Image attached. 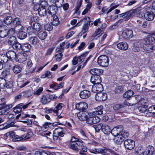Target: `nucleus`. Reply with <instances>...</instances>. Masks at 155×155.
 I'll list each match as a JSON object with an SVG mask.
<instances>
[{
	"mask_svg": "<svg viewBox=\"0 0 155 155\" xmlns=\"http://www.w3.org/2000/svg\"><path fill=\"white\" fill-rule=\"evenodd\" d=\"M64 134L63 128L62 127L57 128L54 131L53 135V139L54 140H57L59 143L61 140L60 137H59V136L63 137Z\"/></svg>",
	"mask_w": 155,
	"mask_h": 155,
	"instance_id": "nucleus-1",
	"label": "nucleus"
},
{
	"mask_svg": "<svg viewBox=\"0 0 155 155\" xmlns=\"http://www.w3.org/2000/svg\"><path fill=\"white\" fill-rule=\"evenodd\" d=\"M97 62L99 65L102 67H107L109 64V58L105 55H101L97 58Z\"/></svg>",
	"mask_w": 155,
	"mask_h": 155,
	"instance_id": "nucleus-2",
	"label": "nucleus"
},
{
	"mask_svg": "<svg viewBox=\"0 0 155 155\" xmlns=\"http://www.w3.org/2000/svg\"><path fill=\"white\" fill-rule=\"evenodd\" d=\"M150 8L149 7H146L143 9V13H144V16L146 19L149 21H151L153 19L155 15L153 12L149 11Z\"/></svg>",
	"mask_w": 155,
	"mask_h": 155,
	"instance_id": "nucleus-3",
	"label": "nucleus"
},
{
	"mask_svg": "<svg viewBox=\"0 0 155 155\" xmlns=\"http://www.w3.org/2000/svg\"><path fill=\"white\" fill-rule=\"evenodd\" d=\"M19 136L15 134L14 132H10L6 133L4 136V138L6 140L8 138H12L13 141H19L18 140L20 139L18 138Z\"/></svg>",
	"mask_w": 155,
	"mask_h": 155,
	"instance_id": "nucleus-4",
	"label": "nucleus"
},
{
	"mask_svg": "<svg viewBox=\"0 0 155 155\" xmlns=\"http://www.w3.org/2000/svg\"><path fill=\"white\" fill-rule=\"evenodd\" d=\"M35 10L38 11L39 15L41 16H45L47 14V12L45 8L40 7L39 4L35 5L34 7Z\"/></svg>",
	"mask_w": 155,
	"mask_h": 155,
	"instance_id": "nucleus-5",
	"label": "nucleus"
},
{
	"mask_svg": "<svg viewBox=\"0 0 155 155\" xmlns=\"http://www.w3.org/2000/svg\"><path fill=\"white\" fill-rule=\"evenodd\" d=\"M58 1L56 2L55 5L56 6L51 5L50 6L48 10V13L49 14L51 15V16L55 15L58 11L57 7H60L62 6V5H58L56 3Z\"/></svg>",
	"mask_w": 155,
	"mask_h": 155,
	"instance_id": "nucleus-6",
	"label": "nucleus"
},
{
	"mask_svg": "<svg viewBox=\"0 0 155 155\" xmlns=\"http://www.w3.org/2000/svg\"><path fill=\"white\" fill-rule=\"evenodd\" d=\"M124 144L125 147L127 150H131L133 149L135 145V143L133 140L127 139L124 140Z\"/></svg>",
	"mask_w": 155,
	"mask_h": 155,
	"instance_id": "nucleus-7",
	"label": "nucleus"
},
{
	"mask_svg": "<svg viewBox=\"0 0 155 155\" xmlns=\"http://www.w3.org/2000/svg\"><path fill=\"white\" fill-rule=\"evenodd\" d=\"M107 95L106 93L101 92L97 93L95 96L96 101H105L107 98Z\"/></svg>",
	"mask_w": 155,
	"mask_h": 155,
	"instance_id": "nucleus-8",
	"label": "nucleus"
},
{
	"mask_svg": "<svg viewBox=\"0 0 155 155\" xmlns=\"http://www.w3.org/2000/svg\"><path fill=\"white\" fill-rule=\"evenodd\" d=\"M133 36V31L131 30L125 29L121 34V36L124 38L126 39L131 38Z\"/></svg>",
	"mask_w": 155,
	"mask_h": 155,
	"instance_id": "nucleus-9",
	"label": "nucleus"
},
{
	"mask_svg": "<svg viewBox=\"0 0 155 155\" xmlns=\"http://www.w3.org/2000/svg\"><path fill=\"white\" fill-rule=\"evenodd\" d=\"M8 27L5 25L0 26V37L2 38L5 37L8 35Z\"/></svg>",
	"mask_w": 155,
	"mask_h": 155,
	"instance_id": "nucleus-10",
	"label": "nucleus"
},
{
	"mask_svg": "<svg viewBox=\"0 0 155 155\" xmlns=\"http://www.w3.org/2000/svg\"><path fill=\"white\" fill-rule=\"evenodd\" d=\"M27 57V54L25 53H19L17 55L16 61L19 63H22L26 60Z\"/></svg>",
	"mask_w": 155,
	"mask_h": 155,
	"instance_id": "nucleus-11",
	"label": "nucleus"
},
{
	"mask_svg": "<svg viewBox=\"0 0 155 155\" xmlns=\"http://www.w3.org/2000/svg\"><path fill=\"white\" fill-rule=\"evenodd\" d=\"M84 20H86L87 21H85L84 25L83 27L82 31H81V35L82 34H83L86 32L88 29V24L90 23V19L89 17H86L82 19L83 21H84Z\"/></svg>",
	"mask_w": 155,
	"mask_h": 155,
	"instance_id": "nucleus-12",
	"label": "nucleus"
},
{
	"mask_svg": "<svg viewBox=\"0 0 155 155\" xmlns=\"http://www.w3.org/2000/svg\"><path fill=\"white\" fill-rule=\"evenodd\" d=\"M103 90L102 85L99 83L93 85L92 86L91 91L94 93L101 92Z\"/></svg>",
	"mask_w": 155,
	"mask_h": 155,
	"instance_id": "nucleus-13",
	"label": "nucleus"
},
{
	"mask_svg": "<svg viewBox=\"0 0 155 155\" xmlns=\"http://www.w3.org/2000/svg\"><path fill=\"white\" fill-rule=\"evenodd\" d=\"M76 109L81 111H84L88 108L87 104L84 102H81L76 104Z\"/></svg>",
	"mask_w": 155,
	"mask_h": 155,
	"instance_id": "nucleus-14",
	"label": "nucleus"
},
{
	"mask_svg": "<svg viewBox=\"0 0 155 155\" xmlns=\"http://www.w3.org/2000/svg\"><path fill=\"white\" fill-rule=\"evenodd\" d=\"M100 120V118L98 117H88L86 123L89 124H95L99 122Z\"/></svg>",
	"mask_w": 155,
	"mask_h": 155,
	"instance_id": "nucleus-15",
	"label": "nucleus"
},
{
	"mask_svg": "<svg viewBox=\"0 0 155 155\" xmlns=\"http://www.w3.org/2000/svg\"><path fill=\"white\" fill-rule=\"evenodd\" d=\"M122 130L123 128L122 126H119L113 128L111 130V133L115 137L120 135Z\"/></svg>",
	"mask_w": 155,
	"mask_h": 155,
	"instance_id": "nucleus-16",
	"label": "nucleus"
},
{
	"mask_svg": "<svg viewBox=\"0 0 155 155\" xmlns=\"http://www.w3.org/2000/svg\"><path fill=\"white\" fill-rule=\"evenodd\" d=\"M33 133L31 130L28 129V130L27 135L25 134L22 135L21 136H19L18 138L20 139L18 140V141H20L23 140L28 139L30 138L31 137L33 136Z\"/></svg>",
	"mask_w": 155,
	"mask_h": 155,
	"instance_id": "nucleus-17",
	"label": "nucleus"
},
{
	"mask_svg": "<svg viewBox=\"0 0 155 155\" xmlns=\"http://www.w3.org/2000/svg\"><path fill=\"white\" fill-rule=\"evenodd\" d=\"M79 95L81 98L86 99L89 98L90 96L91 92L87 90H84L80 92Z\"/></svg>",
	"mask_w": 155,
	"mask_h": 155,
	"instance_id": "nucleus-18",
	"label": "nucleus"
},
{
	"mask_svg": "<svg viewBox=\"0 0 155 155\" xmlns=\"http://www.w3.org/2000/svg\"><path fill=\"white\" fill-rule=\"evenodd\" d=\"M143 48L144 50L147 52H152L153 51L154 46L152 44H144Z\"/></svg>",
	"mask_w": 155,
	"mask_h": 155,
	"instance_id": "nucleus-19",
	"label": "nucleus"
},
{
	"mask_svg": "<svg viewBox=\"0 0 155 155\" xmlns=\"http://www.w3.org/2000/svg\"><path fill=\"white\" fill-rule=\"evenodd\" d=\"M91 81L94 84L99 83L101 82V78L100 76L92 75L91 79Z\"/></svg>",
	"mask_w": 155,
	"mask_h": 155,
	"instance_id": "nucleus-20",
	"label": "nucleus"
},
{
	"mask_svg": "<svg viewBox=\"0 0 155 155\" xmlns=\"http://www.w3.org/2000/svg\"><path fill=\"white\" fill-rule=\"evenodd\" d=\"M7 56L10 60H15L16 61L17 54L15 52L13 51H9L6 53Z\"/></svg>",
	"mask_w": 155,
	"mask_h": 155,
	"instance_id": "nucleus-21",
	"label": "nucleus"
},
{
	"mask_svg": "<svg viewBox=\"0 0 155 155\" xmlns=\"http://www.w3.org/2000/svg\"><path fill=\"white\" fill-rule=\"evenodd\" d=\"M90 72L92 75L100 76L103 72V70L101 69L94 68L91 69Z\"/></svg>",
	"mask_w": 155,
	"mask_h": 155,
	"instance_id": "nucleus-22",
	"label": "nucleus"
},
{
	"mask_svg": "<svg viewBox=\"0 0 155 155\" xmlns=\"http://www.w3.org/2000/svg\"><path fill=\"white\" fill-rule=\"evenodd\" d=\"M103 107L100 106L94 108V111L92 112V114L94 115H101L103 114Z\"/></svg>",
	"mask_w": 155,
	"mask_h": 155,
	"instance_id": "nucleus-23",
	"label": "nucleus"
},
{
	"mask_svg": "<svg viewBox=\"0 0 155 155\" xmlns=\"http://www.w3.org/2000/svg\"><path fill=\"white\" fill-rule=\"evenodd\" d=\"M77 116L79 119L81 121H86L88 119V117L87 115L84 112H80L78 114Z\"/></svg>",
	"mask_w": 155,
	"mask_h": 155,
	"instance_id": "nucleus-24",
	"label": "nucleus"
},
{
	"mask_svg": "<svg viewBox=\"0 0 155 155\" xmlns=\"http://www.w3.org/2000/svg\"><path fill=\"white\" fill-rule=\"evenodd\" d=\"M117 47L120 49L126 50L128 48V45L125 42H122L117 44Z\"/></svg>",
	"mask_w": 155,
	"mask_h": 155,
	"instance_id": "nucleus-25",
	"label": "nucleus"
},
{
	"mask_svg": "<svg viewBox=\"0 0 155 155\" xmlns=\"http://www.w3.org/2000/svg\"><path fill=\"white\" fill-rule=\"evenodd\" d=\"M102 131L106 134H109L111 133V130L110 126L107 124H104L102 129Z\"/></svg>",
	"mask_w": 155,
	"mask_h": 155,
	"instance_id": "nucleus-26",
	"label": "nucleus"
},
{
	"mask_svg": "<svg viewBox=\"0 0 155 155\" xmlns=\"http://www.w3.org/2000/svg\"><path fill=\"white\" fill-rule=\"evenodd\" d=\"M37 35L40 39L44 40L46 38L47 34L45 30H41L38 32Z\"/></svg>",
	"mask_w": 155,
	"mask_h": 155,
	"instance_id": "nucleus-27",
	"label": "nucleus"
},
{
	"mask_svg": "<svg viewBox=\"0 0 155 155\" xmlns=\"http://www.w3.org/2000/svg\"><path fill=\"white\" fill-rule=\"evenodd\" d=\"M78 151L79 150L85 152L87 151V147L83 145V143L81 140V141L78 142Z\"/></svg>",
	"mask_w": 155,
	"mask_h": 155,
	"instance_id": "nucleus-28",
	"label": "nucleus"
},
{
	"mask_svg": "<svg viewBox=\"0 0 155 155\" xmlns=\"http://www.w3.org/2000/svg\"><path fill=\"white\" fill-rule=\"evenodd\" d=\"M148 109V107L147 105L145 104H141V106L138 107V110L140 113H143L147 111Z\"/></svg>",
	"mask_w": 155,
	"mask_h": 155,
	"instance_id": "nucleus-29",
	"label": "nucleus"
},
{
	"mask_svg": "<svg viewBox=\"0 0 155 155\" xmlns=\"http://www.w3.org/2000/svg\"><path fill=\"white\" fill-rule=\"evenodd\" d=\"M78 142H77L71 143L69 145V148L76 152L78 151Z\"/></svg>",
	"mask_w": 155,
	"mask_h": 155,
	"instance_id": "nucleus-30",
	"label": "nucleus"
},
{
	"mask_svg": "<svg viewBox=\"0 0 155 155\" xmlns=\"http://www.w3.org/2000/svg\"><path fill=\"white\" fill-rule=\"evenodd\" d=\"M51 23L53 25L55 26L58 25L59 24V20L58 17L56 15H53L52 16Z\"/></svg>",
	"mask_w": 155,
	"mask_h": 155,
	"instance_id": "nucleus-31",
	"label": "nucleus"
},
{
	"mask_svg": "<svg viewBox=\"0 0 155 155\" xmlns=\"http://www.w3.org/2000/svg\"><path fill=\"white\" fill-rule=\"evenodd\" d=\"M134 93V92L132 90H128L124 94L123 96L124 98L129 99L133 96Z\"/></svg>",
	"mask_w": 155,
	"mask_h": 155,
	"instance_id": "nucleus-32",
	"label": "nucleus"
},
{
	"mask_svg": "<svg viewBox=\"0 0 155 155\" xmlns=\"http://www.w3.org/2000/svg\"><path fill=\"white\" fill-rule=\"evenodd\" d=\"M22 104H19L17 105L15 107L13 108L14 112L16 114H19L22 111Z\"/></svg>",
	"mask_w": 155,
	"mask_h": 155,
	"instance_id": "nucleus-33",
	"label": "nucleus"
},
{
	"mask_svg": "<svg viewBox=\"0 0 155 155\" xmlns=\"http://www.w3.org/2000/svg\"><path fill=\"white\" fill-rule=\"evenodd\" d=\"M38 40L36 36L31 37L29 38L28 40L29 43L32 45H35L38 42Z\"/></svg>",
	"mask_w": 155,
	"mask_h": 155,
	"instance_id": "nucleus-34",
	"label": "nucleus"
},
{
	"mask_svg": "<svg viewBox=\"0 0 155 155\" xmlns=\"http://www.w3.org/2000/svg\"><path fill=\"white\" fill-rule=\"evenodd\" d=\"M27 36L26 32L22 30H20L18 31V37L20 39L25 38Z\"/></svg>",
	"mask_w": 155,
	"mask_h": 155,
	"instance_id": "nucleus-35",
	"label": "nucleus"
},
{
	"mask_svg": "<svg viewBox=\"0 0 155 155\" xmlns=\"http://www.w3.org/2000/svg\"><path fill=\"white\" fill-rule=\"evenodd\" d=\"M141 46L140 42V41L135 42L134 44L132 50L135 52H138L139 50V47Z\"/></svg>",
	"mask_w": 155,
	"mask_h": 155,
	"instance_id": "nucleus-36",
	"label": "nucleus"
},
{
	"mask_svg": "<svg viewBox=\"0 0 155 155\" xmlns=\"http://www.w3.org/2000/svg\"><path fill=\"white\" fill-rule=\"evenodd\" d=\"M8 60V58L7 56V54H0V61L4 63H6Z\"/></svg>",
	"mask_w": 155,
	"mask_h": 155,
	"instance_id": "nucleus-37",
	"label": "nucleus"
},
{
	"mask_svg": "<svg viewBox=\"0 0 155 155\" xmlns=\"http://www.w3.org/2000/svg\"><path fill=\"white\" fill-rule=\"evenodd\" d=\"M12 18L10 16H8L5 17L3 20V22L7 25L10 24L12 22Z\"/></svg>",
	"mask_w": 155,
	"mask_h": 155,
	"instance_id": "nucleus-38",
	"label": "nucleus"
},
{
	"mask_svg": "<svg viewBox=\"0 0 155 155\" xmlns=\"http://www.w3.org/2000/svg\"><path fill=\"white\" fill-rule=\"evenodd\" d=\"M31 48V46L30 44H25L21 45V49L25 52H28L29 51Z\"/></svg>",
	"mask_w": 155,
	"mask_h": 155,
	"instance_id": "nucleus-39",
	"label": "nucleus"
},
{
	"mask_svg": "<svg viewBox=\"0 0 155 155\" xmlns=\"http://www.w3.org/2000/svg\"><path fill=\"white\" fill-rule=\"evenodd\" d=\"M12 69L14 73L18 74L21 72L22 68L20 66L15 65L13 67Z\"/></svg>",
	"mask_w": 155,
	"mask_h": 155,
	"instance_id": "nucleus-40",
	"label": "nucleus"
},
{
	"mask_svg": "<svg viewBox=\"0 0 155 155\" xmlns=\"http://www.w3.org/2000/svg\"><path fill=\"white\" fill-rule=\"evenodd\" d=\"M41 103L43 104H45L50 102V100H49L48 99H47L46 96L45 95H42L40 99Z\"/></svg>",
	"mask_w": 155,
	"mask_h": 155,
	"instance_id": "nucleus-41",
	"label": "nucleus"
},
{
	"mask_svg": "<svg viewBox=\"0 0 155 155\" xmlns=\"http://www.w3.org/2000/svg\"><path fill=\"white\" fill-rule=\"evenodd\" d=\"M155 40V38L153 37L150 36L144 39V44H152V42Z\"/></svg>",
	"mask_w": 155,
	"mask_h": 155,
	"instance_id": "nucleus-42",
	"label": "nucleus"
},
{
	"mask_svg": "<svg viewBox=\"0 0 155 155\" xmlns=\"http://www.w3.org/2000/svg\"><path fill=\"white\" fill-rule=\"evenodd\" d=\"M13 24L15 25H21V20L18 18H16L13 19L12 21Z\"/></svg>",
	"mask_w": 155,
	"mask_h": 155,
	"instance_id": "nucleus-43",
	"label": "nucleus"
},
{
	"mask_svg": "<svg viewBox=\"0 0 155 155\" xmlns=\"http://www.w3.org/2000/svg\"><path fill=\"white\" fill-rule=\"evenodd\" d=\"M146 150L147 151V152L148 153V155H153L154 153V149L153 147L149 146H148Z\"/></svg>",
	"mask_w": 155,
	"mask_h": 155,
	"instance_id": "nucleus-44",
	"label": "nucleus"
},
{
	"mask_svg": "<svg viewBox=\"0 0 155 155\" xmlns=\"http://www.w3.org/2000/svg\"><path fill=\"white\" fill-rule=\"evenodd\" d=\"M103 125L104 124L102 123H100L94 125L93 127L95 128V131L96 132H99L101 130H102Z\"/></svg>",
	"mask_w": 155,
	"mask_h": 155,
	"instance_id": "nucleus-45",
	"label": "nucleus"
},
{
	"mask_svg": "<svg viewBox=\"0 0 155 155\" xmlns=\"http://www.w3.org/2000/svg\"><path fill=\"white\" fill-rule=\"evenodd\" d=\"M16 39V38L14 36L10 37L8 39V44L11 46L12 45L17 41Z\"/></svg>",
	"mask_w": 155,
	"mask_h": 155,
	"instance_id": "nucleus-46",
	"label": "nucleus"
},
{
	"mask_svg": "<svg viewBox=\"0 0 155 155\" xmlns=\"http://www.w3.org/2000/svg\"><path fill=\"white\" fill-rule=\"evenodd\" d=\"M13 48L16 50H19L21 49V45L20 43L16 41L15 43L11 46Z\"/></svg>",
	"mask_w": 155,
	"mask_h": 155,
	"instance_id": "nucleus-47",
	"label": "nucleus"
},
{
	"mask_svg": "<svg viewBox=\"0 0 155 155\" xmlns=\"http://www.w3.org/2000/svg\"><path fill=\"white\" fill-rule=\"evenodd\" d=\"M5 85L3 88H11L13 86V82L11 81L7 82L6 81L5 83Z\"/></svg>",
	"mask_w": 155,
	"mask_h": 155,
	"instance_id": "nucleus-48",
	"label": "nucleus"
},
{
	"mask_svg": "<svg viewBox=\"0 0 155 155\" xmlns=\"http://www.w3.org/2000/svg\"><path fill=\"white\" fill-rule=\"evenodd\" d=\"M88 53V51L86 52L79 56L78 58L79 59V62L81 63L84 60L85 58L86 57Z\"/></svg>",
	"mask_w": 155,
	"mask_h": 155,
	"instance_id": "nucleus-49",
	"label": "nucleus"
},
{
	"mask_svg": "<svg viewBox=\"0 0 155 155\" xmlns=\"http://www.w3.org/2000/svg\"><path fill=\"white\" fill-rule=\"evenodd\" d=\"M33 28L37 32H39L40 29L41 25L40 24L37 22H35L33 24Z\"/></svg>",
	"mask_w": 155,
	"mask_h": 155,
	"instance_id": "nucleus-50",
	"label": "nucleus"
},
{
	"mask_svg": "<svg viewBox=\"0 0 155 155\" xmlns=\"http://www.w3.org/2000/svg\"><path fill=\"white\" fill-rule=\"evenodd\" d=\"M128 15V19H130L133 17L135 12V10L131 9L128 11L127 12Z\"/></svg>",
	"mask_w": 155,
	"mask_h": 155,
	"instance_id": "nucleus-51",
	"label": "nucleus"
},
{
	"mask_svg": "<svg viewBox=\"0 0 155 155\" xmlns=\"http://www.w3.org/2000/svg\"><path fill=\"white\" fill-rule=\"evenodd\" d=\"M52 77V74L49 71H47L45 74H42L41 76V78H45L46 77H47L48 78H50Z\"/></svg>",
	"mask_w": 155,
	"mask_h": 155,
	"instance_id": "nucleus-52",
	"label": "nucleus"
},
{
	"mask_svg": "<svg viewBox=\"0 0 155 155\" xmlns=\"http://www.w3.org/2000/svg\"><path fill=\"white\" fill-rule=\"evenodd\" d=\"M113 3H112L110 5V6L111 7L110 9H108V8H107V9L106 11H107V12L106 13L107 14H108L109 12H111L113 10L117 8L119 5H117L114 6H113Z\"/></svg>",
	"mask_w": 155,
	"mask_h": 155,
	"instance_id": "nucleus-53",
	"label": "nucleus"
},
{
	"mask_svg": "<svg viewBox=\"0 0 155 155\" xmlns=\"http://www.w3.org/2000/svg\"><path fill=\"white\" fill-rule=\"evenodd\" d=\"M27 31L29 34H35L36 32L32 26H30L27 28Z\"/></svg>",
	"mask_w": 155,
	"mask_h": 155,
	"instance_id": "nucleus-54",
	"label": "nucleus"
},
{
	"mask_svg": "<svg viewBox=\"0 0 155 155\" xmlns=\"http://www.w3.org/2000/svg\"><path fill=\"white\" fill-rule=\"evenodd\" d=\"M124 140V139L121 137L119 135V137L115 139V141L117 144H120L122 143Z\"/></svg>",
	"mask_w": 155,
	"mask_h": 155,
	"instance_id": "nucleus-55",
	"label": "nucleus"
},
{
	"mask_svg": "<svg viewBox=\"0 0 155 155\" xmlns=\"http://www.w3.org/2000/svg\"><path fill=\"white\" fill-rule=\"evenodd\" d=\"M6 80L4 78H0V88H3L5 85Z\"/></svg>",
	"mask_w": 155,
	"mask_h": 155,
	"instance_id": "nucleus-56",
	"label": "nucleus"
},
{
	"mask_svg": "<svg viewBox=\"0 0 155 155\" xmlns=\"http://www.w3.org/2000/svg\"><path fill=\"white\" fill-rule=\"evenodd\" d=\"M40 7L45 8L47 5V2L45 0H41L40 3H39Z\"/></svg>",
	"mask_w": 155,
	"mask_h": 155,
	"instance_id": "nucleus-57",
	"label": "nucleus"
},
{
	"mask_svg": "<svg viewBox=\"0 0 155 155\" xmlns=\"http://www.w3.org/2000/svg\"><path fill=\"white\" fill-rule=\"evenodd\" d=\"M120 135L121 137L122 138H123L125 139L128 137L129 135V133L127 132L123 131L122 130Z\"/></svg>",
	"mask_w": 155,
	"mask_h": 155,
	"instance_id": "nucleus-58",
	"label": "nucleus"
},
{
	"mask_svg": "<svg viewBox=\"0 0 155 155\" xmlns=\"http://www.w3.org/2000/svg\"><path fill=\"white\" fill-rule=\"evenodd\" d=\"M147 151L146 150V151H143L141 150L140 149L136 151V154L140 155H148V153H147Z\"/></svg>",
	"mask_w": 155,
	"mask_h": 155,
	"instance_id": "nucleus-59",
	"label": "nucleus"
},
{
	"mask_svg": "<svg viewBox=\"0 0 155 155\" xmlns=\"http://www.w3.org/2000/svg\"><path fill=\"white\" fill-rule=\"evenodd\" d=\"M123 88L121 86H118L116 87L114 90L116 93L119 94L123 91Z\"/></svg>",
	"mask_w": 155,
	"mask_h": 155,
	"instance_id": "nucleus-60",
	"label": "nucleus"
},
{
	"mask_svg": "<svg viewBox=\"0 0 155 155\" xmlns=\"http://www.w3.org/2000/svg\"><path fill=\"white\" fill-rule=\"evenodd\" d=\"M44 28L45 30L48 31H50L52 30L53 28L51 25L49 24H47L45 25Z\"/></svg>",
	"mask_w": 155,
	"mask_h": 155,
	"instance_id": "nucleus-61",
	"label": "nucleus"
},
{
	"mask_svg": "<svg viewBox=\"0 0 155 155\" xmlns=\"http://www.w3.org/2000/svg\"><path fill=\"white\" fill-rule=\"evenodd\" d=\"M123 108V105L122 103L120 104H116L114 107V109L115 110H117Z\"/></svg>",
	"mask_w": 155,
	"mask_h": 155,
	"instance_id": "nucleus-62",
	"label": "nucleus"
},
{
	"mask_svg": "<svg viewBox=\"0 0 155 155\" xmlns=\"http://www.w3.org/2000/svg\"><path fill=\"white\" fill-rule=\"evenodd\" d=\"M82 3V1L80 0L78 3L76 8L75 9V13H77L78 11L79 8L81 7Z\"/></svg>",
	"mask_w": 155,
	"mask_h": 155,
	"instance_id": "nucleus-63",
	"label": "nucleus"
},
{
	"mask_svg": "<svg viewBox=\"0 0 155 155\" xmlns=\"http://www.w3.org/2000/svg\"><path fill=\"white\" fill-rule=\"evenodd\" d=\"M43 90V87H40L38 90L35 91L34 94L35 95H39L41 94Z\"/></svg>",
	"mask_w": 155,
	"mask_h": 155,
	"instance_id": "nucleus-64",
	"label": "nucleus"
}]
</instances>
